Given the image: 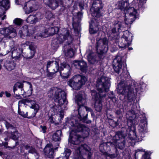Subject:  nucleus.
Returning a JSON list of instances; mask_svg holds the SVG:
<instances>
[{"mask_svg": "<svg viewBox=\"0 0 159 159\" xmlns=\"http://www.w3.org/2000/svg\"><path fill=\"white\" fill-rule=\"evenodd\" d=\"M146 0H138L137 3L135 4L134 7H128L129 4L127 2L121 1L117 2L116 4V8L121 10H123L126 24H132L139 14L138 11L142 12L143 11L144 8V4Z\"/></svg>", "mask_w": 159, "mask_h": 159, "instance_id": "obj_3", "label": "nucleus"}, {"mask_svg": "<svg viewBox=\"0 0 159 159\" xmlns=\"http://www.w3.org/2000/svg\"><path fill=\"white\" fill-rule=\"evenodd\" d=\"M4 124L5 125L7 129H11L13 130L15 129V127L12 124L6 121H5Z\"/></svg>", "mask_w": 159, "mask_h": 159, "instance_id": "obj_43", "label": "nucleus"}, {"mask_svg": "<svg viewBox=\"0 0 159 159\" xmlns=\"http://www.w3.org/2000/svg\"><path fill=\"white\" fill-rule=\"evenodd\" d=\"M23 29L22 30H20L19 31V34L20 36V37L23 38V33H25V32H29V30L28 29V26L27 25H25L23 27Z\"/></svg>", "mask_w": 159, "mask_h": 159, "instance_id": "obj_45", "label": "nucleus"}, {"mask_svg": "<svg viewBox=\"0 0 159 159\" xmlns=\"http://www.w3.org/2000/svg\"><path fill=\"white\" fill-rule=\"evenodd\" d=\"M29 48L30 51V54H31V56L28 57L29 58H31L33 57L35 53V47L34 45L31 43H30L29 44Z\"/></svg>", "mask_w": 159, "mask_h": 159, "instance_id": "obj_40", "label": "nucleus"}, {"mask_svg": "<svg viewBox=\"0 0 159 159\" xmlns=\"http://www.w3.org/2000/svg\"><path fill=\"white\" fill-rule=\"evenodd\" d=\"M126 117L128 119V124L130 123V125H132L134 121L133 118L135 117L134 111L133 110L128 111L126 113Z\"/></svg>", "mask_w": 159, "mask_h": 159, "instance_id": "obj_28", "label": "nucleus"}, {"mask_svg": "<svg viewBox=\"0 0 159 159\" xmlns=\"http://www.w3.org/2000/svg\"><path fill=\"white\" fill-rule=\"evenodd\" d=\"M22 153H24L25 154L27 152L30 153L29 157H27L28 159H38L39 158V155L37 151L34 148L29 146H26L21 150Z\"/></svg>", "mask_w": 159, "mask_h": 159, "instance_id": "obj_12", "label": "nucleus"}, {"mask_svg": "<svg viewBox=\"0 0 159 159\" xmlns=\"http://www.w3.org/2000/svg\"><path fill=\"white\" fill-rule=\"evenodd\" d=\"M54 15L50 11H48L45 14L46 18L48 20H50L53 17Z\"/></svg>", "mask_w": 159, "mask_h": 159, "instance_id": "obj_49", "label": "nucleus"}, {"mask_svg": "<svg viewBox=\"0 0 159 159\" xmlns=\"http://www.w3.org/2000/svg\"><path fill=\"white\" fill-rule=\"evenodd\" d=\"M81 61L74 60L72 63V66L76 68L80 69V62Z\"/></svg>", "mask_w": 159, "mask_h": 159, "instance_id": "obj_47", "label": "nucleus"}, {"mask_svg": "<svg viewBox=\"0 0 159 159\" xmlns=\"http://www.w3.org/2000/svg\"><path fill=\"white\" fill-rule=\"evenodd\" d=\"M74 129L76 132H81L82 133V137L84 138L87 137L89 135V128L83 124L80 123L75 124Z\"/></svg>", "mask_w": 159, "mask_h": 159, "instance_id": "obj_17", "label": "nucleus"}, {"mask_svg": "<svg viewBox=\"0 0 159 159\" xmlns=\"http://www.w3.org/2000/svg\"><path fill=\"white\" fill-rule=\"evenodd\" d=\"M128 49L129 50H132L133 49V48L131 47H130V48H128Z\"/></svg>", "mask_w": 159, "mask_h": 159, "instance_id": "obj_64", "label": "nucleus"}, {"mask_svg": "<svg viewBox=\"0 0 159 159\" xmlns=\"http://www.w3.org/2000/svg\"><path fill=\"white\" fill-rule=\"evenodd\" d=\"M10 6L9 0H0V12L4 14L5 11L10 8Z\"/></svg>", "mask_w": 159, "mask_h": 159, "instance_id": "obj_22", "label": "nucleus"}, {"mask_svg": "<svg viewBox=\"0 0 159 159\" xmlns=\"http://www.w3.org/2000/svg\"><path fill=\"white\" fill-rule=\"evenodd\" d=\"M6 18V16L4 15L3 17H2L0 19L1 20H3Z\"/></svg>", "mask_w": 159, "mask_h": 159, "instance_id": "obj_60", "label": "nucleus"}, {"mask_svg": "<svg viewBox=\"0 0 159 159\" xmlns=\"http://www.w3.org/2000/svg\"><path fill=\"white\" fill-rule=\"evenodd\" d=\"M48 73L47 74V76L50 79H52L54 75L57 72H55L54 70H52V72H50L49 70L48 71H47Z\"/></svg>", "mask_w": 159, "mask_h": 159, "instance_id": "obj_51", "label": "nucleus"}, {"mask_svg": "<svg viewBox=\"0 0 159 159\" xmlns=\"http://www.w3.org/2000/svg\"><path fill=\"white\" fill-rule=\"evenodd\" d=\"M140 123L138 127V133L136 135L134 130H132L129 128L123 127L120 131L117 132L113 137V142L116 148L122 149L125 147L127 142L131 143L134 140L141 141L145 135V134L148 131L147 121L144 116L141 118Z\"/></svg>", "mask_w": 159, "mask_h": 159, "instance_id": "obj_1", "label": "nucleus"}, {"mask_svg": "<svg viewBox=\"0 0 159 159\" xmlns=\"http://www.w3.org/2000/svg\"><path fill=\"white\" fill-rule=\"evenodd\" d=\"M108 43V41L106 38L100 39L96 43L97 51L98 54V56L100 59L103 57V54L107 51Z\"/></svg>", "mask_w": 159, "mask_h": 159, "instance_id": "obj_8", "label": "nucleus"}, {"mask_svg": "<svg viewBox=\"0 0 159 159\" xmlns=\"http://www.w3.org/2000/svg\"><path fill=\"white\" fill-rule=\"evenodd\" d=\"M87 124H89L91 123V121L90 120H88L85 122Z\"/></svg>", "mask_w": 159, "mask_h": 159, "instance_id": "obj_63", "label": "nucleus"}, {"mask_svg": "<svg viewBox=\"0 0 159 159\" xmlns=\"http://www.w3.org/2000/svg\"><path fill=\"white\" fill-rule=\"evenodd\" d=\"M24 84L20 82H17L14 85L13 87V91L14 93L15 91L17 90V89H20L21 91V93L23 94V92H24V89H23Z\"/></svg>", "mask_w": 159, "mask_h": 159, "instance_id": "obj_34", "label": "nucleus"}, {"mask_svg": "<svg viewBox=\"0 0 159 159\" xmlns=\"http://www.w3.org/2000/svg\"><path fill=\"white\" fill-rule=\"evenodd\" d=\"M123 32L122 38L124 39L125 41L127 42L128 45L129 46L131 44L132 35L127 30H125V31H123Z\"/></svg>", "mask_w": 159, "mask_h": 159, "instance_id": "obj_27", "label": "nucleus"}, {"mask_svg": "<svg viewBox=\"0 0 159 159\" xmlns=\"http://www.w3.org/2000/svg\"><path fill=\"white\" fill-rule=\"evenodd\" d=\"M124 111L123 110H121L120 109H119V110H117L116 111V114L117 115H119L120 114L122 113V112Z\"/></svg>", "mask_w": 159, "mask_h": 159, "instance_id": "obj_57", "label": "nucleus"}, {"mask_svg": "<svg viewBox=\"0 0 159 159\" xmlns=\"http://www.w3.org/2000/svg\"><path fill=\"white\" fill-rule=\"evenodd\" d=\"M48 96L50 98L54 100L55 102L57 103V105L60 107L62 110L56 114V116H59L60 119L64 117V112L63 109H65L67 104V101L66 99V94L65 92L62 90L60 88H53L48 92Z\"/></svg>", "mask_w": 159, "mask_h": 159, "instance_id": "obj_5", "label": "nucleus"}, {"mask_svg": "<svg viewBox=\"0 0 159 159\" xmlns=\"http://www.w3.org/2000/svg\"><path fill=\"white\" fill-rule=\"evenodd\" d=\"M110 94H109L108 97L111 98L113 101L115 102L116 101V98L115 97L114 95V94L112 92H110Z\"/></svg>", "mask_w": 159, "mask_h": 159, "instance_id": "obj_53", "label": "nucleus"}, {"mask_svg": "<svg viewBox=\"0 0 159 159\" xmlns=\"http://www.w3.org/2000/svg\"><path fill=\"white\" fill-rule=\"evenodd\" d=\"M102 2L101 0H96L92 4L90 10L92 16L94 17L99 18L102 15L100 10L102 8L101 5Z\"/></svg>", "mask_w": 159, "mask_h": 159, "instance_id": "obj_10", "label": "nucleus"}, {"mask_svg": "<svg viewBox=\"0 0 159 159\" xmlns=\"http://www.w3.org/2000/svg\"><path fill=\"white\" fill-rule=\"evenodd\" d=\"M19 0H15V2H16V3L17 4V5H18V4H19Z\"/></svg>", "mask_w": 159, "mask_h": 159, "instance_id": "obj_62", "label": "nucleus"}, {"mask_svg": "<svg viewBox=\"0 0 159 159\" xmlns=\"http://www.w3.org/2000/svg\"><path fill=\"white\" fill-rule=\"evenodd\" d=\"M38 20L37 17L35 15H30L29 16L27 19L26 21L30 24H34L36 23Z\"/></svg>", "mask_w": 159, "mask_h": 159, "instance_id": "obj_37", "label": "nucleus"}, {"mask_svg": "<svg viewBox=\"0 0 159 159\" xmlns=\"http://www.w3.org/2000/svg\"><path fill=\"white\" fill-rule=\"evenodd\" d=\"M82 17V14L80 12H79L77 16L73 17L72 25L73 28L75 29H76L78 26H80Z\"/></svg>", "mask_w": 159, "mask_h": 159, "instance_id": "obj_23", "label": "nucleus"}, {"mask_svg": "<svg viewBox=\"0 0 159 159\" xmlns=\"http://www.w3.org/2000/svg\"><path fill=\"white\" fill-rule=\"evenodd\" d=\"M122 38H120L118 40H116V44H118V46L120 48H124L126 46V44H127V43H122Z\"/></svg>", "mask_w": 159, "mask_h": 159, "instance_id": "obj_42", "label": "nucleus"}, {"mask_svg": "<svg viewBox=\"0 0 159 159\" xmlns=\"http://www.w3.org/2000/svg\"><path fill=\"white\" fill-rule=\"evenodd\" d=\"M23 20L19 18H16L13 20V22L15 24L18 26L20 25L23 23Z\"/></svg>", "mask_w": 159, "mask_h": 159, "instance_id": "obj_48", "label": "nucleus"}, {"mask_svg": "<svg viewBox=\"0 0 159 159\" xmlns=\"http://www.w3.org/2000/svg\"><path fill=\"white\" fill-rule=\"evenodd\" d=\"M8 143L7 142L3 143L2 140L0 139V147H2V148H6L9 150L12 149L13 148L11 147H9L7 146Z\"/></svg>", "mask_w": 159, "mask_h": 159, "instance_id": "obj_44", "label": "nucleus"}, {"mask_svg": "<svg viewBox=\"0 0 159 159\" xmlns=\"http://www.w3.org/2000/svg\"><path fill=\"white\" fill-rule=\"evenodd\" d=\"M57 148H54L53 145L51 144H48L44 149L45 154L48 158H52L55 155L54 150Z\"/></svg>", "mask_w": 159, "mask_h": 159, "instance_id": "obj_21", "label": "nucleus"}, {"mask_svg": "<svg viewBox=\"0 0 159 159\" xmlns=\"http://www.w3.org/2000/svg\"><path fill=\"white\" fill-rule=\"evenodd\" d=\"M86 80L84 76L80 75H75L67 82L68 84L75 90L79 89Z\"/></svg>", "mask_w": 159, "mask_h": 159, "instance_id": "obj_7", "label": "nucleus"}, {"mask_svg": "<svg viewBox=\"0 0 159 159\" xmlns=\"http://www.w3.org/2000/svg\"><path fill=\"white\" fill-rule=\"evenodd\" d=\"M121 77V80L118 85L117 91L119 94L124 95L131 102L135 99L136 93L141 90V86L136 83H134L135 90L134 91V86L132 85L133 82L129 73L128 72L125 74L122 73Z\"/></svg>", "mask_w": 159, "mask_h": 159, "instance_id": "obj_2", "label": "nucleus"}, {"mask_svg": "<svg viewBox=\"0 0 159 159\" xmlns=\"http://www.w3.org/2000/svg\"><path fill=\"white\" fill-rule=\"evenodd\" d=\"M82 107V109L84 111L86 110V111H91L92 109L91 108L88 107L86 106H81Z\"/></svg>", "mask_w": 159, "mask_h": 159, "instance_id": "obj_54", "label": "nucleus"}, {"mask_svg": "<svg viewBox=\"0 0 159 159\" xmlns=\"http://www.w3.org/2000/svg\"><path fill=\"white\" fill-rule=\"evenodd\" d=\"M110 80L107 77L103 76L98 79L97 81L96 87L99 93L95 90L91 91L93 99L95 100L94 108L95 110L100 112L102 108L103 98L106 96L105 93L108 91L110 86Z\"/></svg>", "mask_w": 159, "mask_h": 159, "instance_id": "obj_4", "label": "nucleus"}, {"mask_svg": "<svg viewBox=\"0 0 159 159\" xmlns=\"http://www.w3.org/2000/svg\"><path fill=\"white\" fill-rule=\"evenodd\" d=\"M122 62V57L120 56H117L114 59L113 61V66L115 71L119 74L121 70Z\"/></svg>", "mask_w": 159, "mask_h": 159, "instance_id": "obj_18", "label": "nucleus"}, {"mask_svg": "<svg viewBox=\"0 0 159 159\" xmlns=\"http://www.w3.org/2000/svg\"><path fill=\"white\" fill-rule=\"evenodd\" d=\"M41 131H42L44 133H46V127L45 126H40Z\"/></svg>", "mask_w": 159, "mask_h": 159, "instance_id": "obj_55", "label": "nucleus"}, {"mask_svg": "<svg viewBox=\"0 0 159 159\" xmlns=\"http://www.w3.org/2000/svg\"><path fill=\"white\" fill-rule=\"evenodd\" d=\"M25 83L24 89L23 94L27 93L28 96L30 95L32 93L33 88L32 85L30 83L27 81H24Z\"/></svg>", "mask_w": 159, "mask_h": 159, "instance_id": "obj_26", "label": "nucleus"}, {"mask_svg": "<svg viewBox=\"0 0 159 159\" xmlns=\"http://www.w3.org/2000/svg\"><path fill=\"white\" fill-rule=\"evenodd\" d=\"M31 106L30 108L32 109L30 110L27 113V116L26 118H31L35 116L36 113L39 109V105L36 103L35 101H30Z\"/></svg>", "mask_w": 159, "mask_h": 159, "instance_id": "obj_16", "label": "nucleus"}, {"mask_svg": "<svg viewBox=\"0 0 159 159\" xmlns=\"http://www.w3.org/2000/svg\"><path fill=\"white\" fill-rule=\"evenodd\" d=\"M62 136V132L60 130H57L52 135V139L54 141H59L61 140V137Z\"/></svg>", "mask_w": 159, "mask_h": 159, "instance_id": "obj_32", "label": "nucleus"}, {"mask_svg": "<svg viewBox=\"0 0 159 159\" xmlns=\"http://www.w3.org/2000/svg\"><path fill=\"white\" fill-rule=\"evenodd\" d=\"M83 150H85L86 151L89 152V151L90 150V148L86 144H81L80 147L77 148V149L76 150V152L77 153L78 156H80L81 152H82V151Z\"/></svg>", "mask_w": 159, "mask_h": 159, "instance_id": "obj_31", "label": "nucleus"}, {"mask_svg": "<svg viewBox=\"0 0 159 159\" xmlns=\"http://www.w3.org/2000/svg\"><path fill=\"white\" fill-rule=\"evenodd\" d=\"M19 135L18 131L15 129L12 130L11 132L9 133L7 136L10 138L16 140L19 138Z\"/></svg>", "mask_w": 159, "mask_h": 159, "instance_id": "obj_30", "label": "nucleus"}, {"mask_svg": "<svg viewBox=\"0 0 159 159\" xmlns=\"http://www.w3.org/2000/svg\"><path fill=\"white\" fill-rule=\"evenodd\" d=\"M59 29L58 27H54L45 29L43 32H42L40 36L44 37H46L49 35H53L56 34L58 32Z\"/></svg>", "mask_w": 159, "mask_h": 159, "instance_id": "obj_20", "label": "nucleus"}, {"mask_svg": "<svg viewBox=\"0 0 159 159\" xmlns=\"http://www.w3.org/2000/svg\"><path fill=\"white\" fill-rule=\"evenodd\" d=\"M11 57L12 58L16 60L20 58L21 55V53L22 52L23 50L22 49L20 48H12L11 49Z\"/></svg>", "mask_w": 159, "mask_h": 159, "instance_id": "obj_24", "label": "nucleus"}, {"mask_svg": "<svg viewBox=\"0 0 159 159\" xmlns=\"http://www.w3.org/2000/svg\"><path fill=\"white\" fill-rule=\"evenodd\" d=\"M144 152V154L143 155H145V154H147V155L148 156V157L149 158V159L148 155V154L145 151V150L143 149L142 148H140L139 149H137L134 152V156L135 158H136L138 157L139 154H140L141 152Z\"/></svg>", "mask_w": 159, "mask_h": 159, "instance_id": "obj_41", "label": "nucleus"}, {"mask_svg": "<svg viewBox=\"0 0 159 159\" xmlns=\"http://www.w3.org/2000/svg\"><path fill=\"white\" fill-rule=\"evenodd\" d=\"M84 3L83 1H81L80 2L79 4V6L80 7V9L82 10L84 9Z\"/></svg>", "mask_w": 159, "mask_h": 159, "instance_id": "obj_56", "label": "nucleus"}, {"mask_svg": "<svg viewBox=\"0 0 159 159\" xmlns=\"http://www.w3.org/2000/svg\"><path fill=\"white\" fill-rule=\"evenodd\" d=\"M43 2L52 10L55 9L59 5L58 2L57 0H48L47 2L43 0Z\"/></svg>", "mask_w": 159, "mask_h": 159, "instance_id": "obj_29", "label": "nucleus"}, {"mask_svg": "<svg viewBox=\"0 0 159 159\" xmlns=\"http://www.w3.org/2000/svg\"><path fill=\"white\" fill-rule=\"evenodd\" d=\"M18 113L20 115L26 118L27 116V113H26V112L25 113L24 111H21L19 107V105L18 107Z\"/></svg>", "mask_w": 159, "mask_h": 159, "instance_id": "obj_50", "label": "nucleus"}, {"mask_svg": "<svg viewBox=\"0 0 159 159\" xmlns=\"http://www.w3.org/2000/svg\"><path fill=\"white\" fill-rule=\"evenodd\" d=\"M67 46L66 45L64 47V52L65 55L68 57H72L74 55V52L73 50L70 48L68 49H67Z\"/></svg>", "mask_w": 159, "mask_h": 159, "instance_id": "obj_33", "label": "nucleus"}, {"mask_svg": "<svg viewBox=\"0 0 159 159\" xmlns=\"http://www.w3.org/2000/svg\"><path fill=\"white\" fill-rule=\"evenodd\" d=\"M92 26L91 25H90L89 28V31L91 34H94L96 33L97 31L99 30V27L98 26L95 27V28H93Z\"/></svg>", "mask_w": 159, "mask_h": 159, "instance_id": "obj_46", "label": "nucleus"}, {"mask_svg": "<svg viewBox=\"0 0 159 159\" xmlns=\"http://www.w3.org/2000/svg\"><path fill=\"white\" fill-rule=\"evenodd\" d=\"M9 157L7 156V157L6 158V159H9ZM12 158V159H18L17 158H16V159H15V156H13Z\"/></svg>", "mask_w": 159, "mask_h": 159, "instance_id": "obj_61", "label": "nucleus"}, {"mask_svg": "<svg viewBox=\"0 0 159 159\" xmlns=\"http://www.w3.org/2000/svg\"><path fill=\"white\" fill-rule=\"evenodd\" d=\"M55 66L56 69H53L52 70L55 72H58L59 70V66L58 63L55 61H48L46 65L47 71H48V68L50 67L52 68V67Z\"/></svg>", "mask_w": 159, "mask_h": 159, "instance_id": "obj_25", "label": "nucleus"}, {"mask_svg": "<svg viewBox=\"0 0 159 159\" xmlns=\"http://www.w3.org/2000/svg\"><path fill=\"white\" fill-rule=\"evenodd\" d=\"M6 68L9 70H11L15 67V64L13 61H7L5 64Z\"/></svg>", "mask_w": 159, "mask_h": 159, "instance_id": "obj_38", "label": "nucleus"}, {"mask_svg": "<svg viewBox=\"0 0 159 159\" xmlns=\"http://www.w3.org/2000/svg\"><path fill=\"white\" fill-rule=\"evenodd\" d=\"M80 69L83 72H85L87 68V63L84 61H81L80 62Z\"/></svg>", "mask_w": 159, "mask_h": 159, "instance_id": "obj_39", "label": "nucleus"}, {"mask_svg": "<svg viewBox=\"0 0 159 159\" xmlns=\"http://www.w3.org/2000/svg\"><path fill=\"white\" fill-rule=\"evenodd\" d=\"M75 102L79 106L78 114L80 117L81 118H83L86 119L87 118V114L85 115V111L82 109L81 107L85 104L86 102V98H83L80 95H78L76 97Z\"/></svg>", "mask_w": 159, "mask_h": 159, "instance_id": "obj_9", "label": "nucleus"}, {"mask_svg": "<svg viewBox=\"0 0 159 159\" xmlns=\"http://www.w3.org/2000/svg\"><path fill=\"white\" fill-rule=\"evenodd\" d=\"M55 108V107H53V108H52V110H53V111H54L55 113H54V114H52H52L51 116V117L49 119L50 120H52L51 122H52V123H53V122H55V121H57L56 120V119H55L54 117V116H55V110H54V109Z\"/></svg>", "mask_w": 159, "mask_h": 159, "instance_id": "obj_52", "label": "nucleus"}, {"mask_svg": "<svg viewBox=\"0 0 159 159\" xmlns=\"http://www.w3.org/2000/svg\"><path fill=\"white\" fill-rule=\"evenodd\" d=\"M5 93L6 96L7 97H10V96L11 95L10 93H8L7 92H5Z\"/></svg>", "mask_w": 159, "mask_h": 159, "instance_id": "obj_59", "label": "nucleus"}, {"mask_svg": "<svg viewBox=\"0 0 159 159\" xmlns=\"http://www.w3.org/2000/svg\"><path fill=\"white\" fill-rule=\"evenodd\" d=\"M87 58L89 62L92 64L97 63L98 61V59L97 56H93L90 54L88 55Z\"/></svg>", "mask_w": 159, "mask_h": 159, "instance_id": "obj_36", "label": "nucleus"}, {"mask_svg": "<svg viewBox=\"0 0 159 159\" xmlns=\"http://www.w3.org/2000/svg\"><path fill=\"white\" fill-rule=\"evenodd\" d=\"M126 20L125 17L124 21ZM129 24H126L125 22V24L122 21L119 20V19H116L115 20L113 24L112 27L113 28L111 30V31L113 34L116 33L117 31L120 32L123 30H126V25Z\"/></svg>", "mask_w": 159, "mask_h": 159, "instance_id": "obj_11", "label": "nucleus"}, {"mask_svg": "<svg viewBox=\"0 0 159 159\" xmlns=\"http://www.w3.org/2000/svg\"><path fill=\"white\" fill-rule=\"evenodd\" d=\"M70 154V150L68 149H66L64 153L62 154L60 157L56 159H68L69 157Z\"/></svg>", "mask_w": 159, "mask_h": 159, "instance_id": "obj_35", "label": "nucleus"}, {"mask_svg": "<svg viewBox=\"0 0 159 159\" xmlns=\"http://www.w3.org/2000/svg\"><path fill=\"white\" fill-rule=\"evenodd\" d=\"M141 159H149V158L148 157V156L147 154H145L142 156Z\"/></svg>", "mask_w": 159, "mask_h": 159, "instance_id": "obj_58", "label": "nucleus"}, {"mask_svg": "<svg viewBox=\"0 0 159 159\" xmlns=\"http://www.w3.org/2000/svg\"><path fill=\"white\" fill-rule=\"evenodd\" d=\"M39 7L37 2L34 0H30L25 3L23 9L25 13L28 14L37 10Z\"/></svg>", "mask_w": 159, "mask_h": 159, "instance_id": "obj_14", "label": "nucleus"}, {"mask_svg": "<svg viewBox=\"0 0 159 159\" xmlns=\"http://www.w3.org/2000/svg\"><path fill=\"white\" fill-rule=\"evenodd\" d=\"M61 76L65 79L68 77L71 74V68L65 62L61 63L59 70Z\"/></svg>", "mask_w": 159, "mask_h": 159, "instance_id": "obj_13", "label": "nucleus"}, {"mask_svg": "<svg viewBox=\"0 0 159 159\" xmlns=\"http://www.w3.org/2000/svg\"><path fill=\"white\" fill-rule=\"evenodd\" d=\"M73 40V39L70 34L69 31L66 29H63L58 37L52 40V45L57 47L59 44L63 43L65 41L69 46L72 43Z\"/></svg>", "mask_w": 159, "mask_h": 159, "instance_id": "obj_6", "label": "nucleus"}, {"mask_svg": "<svg viewBox=\"0 0 159 159\" xmlns=\"http://www.w3.org/2000/svg\"><path fill=\"white\" fill-rule=\"evenodd\" d=\"M81 136L79 135L72 130L70 132L68 139L69 142L75 144H79L80 142Z\"/></svg>", "mask_w": 159, "mask_h": 159, "instance_id": "obj_19", "label": "nucleus"}, {"mask_svg": "<svg viewBox=\"0 0 159 159\" xmlns=\"http://www.w3.org/2000/svg\"><path fill=\"white\" fill-rule=\"evenodd\" d=\"M1 33L3 34L4 37L2 40L5 39H10L15 37L16 35V30L12 27H9L6 28H3L1 31Z\"/></svg>", "mask_w": 159, "mask_h": 159, "instance_id": "obj_15", "label": "nucleus"}]
</instances>
